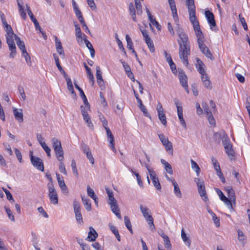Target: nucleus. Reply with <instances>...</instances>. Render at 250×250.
I'll return each mask as SVG.
<instances>
[{"label":"nucleus","instance_id":"37998d69","mask_svg":"<svg viewBox=\"0 0 250 250\" xmlns=\"http://www.w3.org/2000/svg\"><path fill=\"white\" fill-rule=\"evenodd\" d=\"M139 107L140 108V109L143 112L144 115L146 116V117H148L149 119H151V116L150 115H149V114L148 113V112H147V110L146 109V106L142 104H140L139 105Z\"/></svg>","mask_w":250,"mask_h":250},{"label":"nucleus","instance_id":"a211bd4d","mask_svg":"<svg viewBox=\"0 0 250 250\" xmlns=\"http://www.w3.org/2000/svg\"><path fill=\"white\" fill-rule=\"evenodd\" d=\"M8 45L9 50L11 53L9 55V57L11 58H14L16 54V47L14 41H9L7 42Z\"/></svg>","mask_w":250,"mask_h":250},{"label":"nucleus","instance_id":"c85d7f7f","mask_svg":"<svg viewBox=\"0 0 250 250\" xmlns=\"http://www.w3.org/2000/svg\"><path fill=\"white\" fill-rule=\"evenodd\" d=\"M15 41L17 44L21 51L26 50L25 44L23 42L21 41L20 37L17 36H15Z\"/></svg>","mask_w":250,"mask_h":250},{"label":"nucleus","instance_id":"680f3d73","mask_svg":"<svg viewBox=\"0 0 250 250\" xmlns=\"http://www.w3.org/2000/svg\"><path fill=\"white\" fill-rule=\"evenodd\" d=\"M239 20L244 28V29L245 30H248V26H247V23L245 21L244 18H243L241 16V14H240L239 15Z\"/></svg>","mask_w":250,"mask_h":250},{"label":"nucleus","instance_id":"a878e982","mask_svg":"<svg viewBox=\"0 0 250 250\" xmlns=\"http://www.w3.org/2000/svg\"><path fill=\"white\" fill-rule=\"evenodd\" d=\"M146 12L148 17L149 20L150 22L154 25L156 26V27L158 29L159 28V23L156 21L155 19L153 18V16L151 15L150 12L147 8H146Z\"/></svg>","mask_w":250,"mask_h":250},{"label":"nucleus","instance_id":"9b49d317","mask_svg":"<svg viewBox=\"0 0 250 250\" xmlns=\"http://www.w3.org/2000/svg\"><path fill=\"white\" fill-rule=\"evenodd\" d=\"M223 143L226 153L230 159H232L234 152L232 149V146L229 140V139L225 140V142H223Z\"/></svg>","mask_w":250,"mask_h":250},{"label":"nucleus","instance_id":"4d7b16f0","mask_svg":"<svg viewBox=\"0 0 250 250\" xmlns=\"http://www.w3.org/2000/svg\"><path fill=\"white\" fill-rule=\"evenodd\" d=\"M145 42L149 47L150 51L151 52H154L155 51V47L152 40L150 39L149 40H147Z\"/></svg>","mask_w":250,"mask_h":250},{"label":"nucleus","instance_id":"6ab92c4d","mask_svg":"<svg viewBox=\"0 0 250 250\" xmlns=\"http://www.w3.org/2000/svg\"><path fill=\"white\" fill-rule=\"evenodd\" d=\"M178 76L180 83L182 85V86H187L188 77L187 75L185 74V73L183 71H179Z\"/></svg>","mask_w":250,"mask_h":250},{"label":"nucleus","instance_id":"5fc2aeb1","mask_svg":"<svg viewBox=\"0 0 250 250\" xmlns=\"http://www.w3.org/2000/svg\"><path fill=\"white\" fill-rule=\"evenodd\" d=\"M222 201L225 203L230 210H233L232 207V203H233V202H232V201H231L229 199L226 197V199L222 200Z\"/></svg>","mask_w":250,"mask_h":250},{"label":"nucleus","instance_id":"e2e57ef3","mask_svg":"<svg viewBox=\"0 0 250 250\" xmlns=\"http://www.w3.org/2000/svg\"><path fill=\"white\" fill-rule=\"evenodd\" d=\"M96 78H97V81H102V80H103V78H102V72L100 70V68L99 66H97L96 67Z\"/></svg>","mask_w":250,"mask_h":250},{"label":"nucleus","instance_id":"72a5a7b5","mask_svg":"<svg viewBox=\"0 0 250 250\" xmlns=\"http://www.w3.org/2000/svg\"><path fill=\"white\" fill-rule=\"evenodd\" d=\"M82 200L83 202V205L87 211H90L91 209V203L89 202V199L85 198L82 196Z\"/></svg>","mask_w":250,"mask_h":250},{"label":"nucleus","instance_id":"cd10ccee","mask_svg":"<svg viewBox=\"0 0 250 250\" xmlns=\"http://www.w3.org/2000/svg\"><path fill=\"white\" fill-rule=\"evenodd\" d=\"M181 237L185 244L188 247H189L191 244V240L187 236L183 229L181 230Z\"/></svg>","mask_w":250,"mask_h":250},{"label":"nucleus","instance_id":"412c9836","mask_svg":"<svg viewBox=\"0 0 250 250\" xmlns=\"http://www.w3.org/2000/svg\"><path fill=\"white\" fill-rule=\"evenodd\" d=\"M90 231L87 237V240L90 241H94L98 237V234L95 230L91 227L89 228Z\"/></svg>","mask_w":250,"mask_h":250},{"label":"nucleus","instance_id":"58836bf2","mask_svg":"<svg viewBox=\"0 0 250 250\" xmlns=\"http://www.w3.org/2000/svg\"><path fill=\"white\" fill-rule=\"evenodd\" d=\"M140 208L145 218L151 215L149 213V209L146 207H144L142 205H141L140 206Z\"/></svg>","mask_w":250,"mask_h":250},{"label":"nucleus","instance_id":"473e14b6","mask_svg":"<svg viewBox=\"0 0 250 250\" xmlns=\"http://www.w3.org/2000/svg\"><path fill=\"white\" fill-rule=\"evenodd\" d=\"M161 236L164 239L165 248L167 249H170L171 245L168 237L165 235L164 233H163V234L161 235Z\"/></svg>","mask_w":250,"mask_h":250},{"label":"nucleus","instance_id":"de8ad7c7","mask_svg":"<svg viewBox=\"0 0 250 250\" xmlns=\"http://www.w3.org/2000/svg\"><path fill=\"white\" fill-rule=\"evenodd\" d=\"M2 190L5 192L7 200H9V201H12L13 202H14V199L12 194H11L10 192L4 188H2Z\"/></svg>","mask_w":250,"mask_h":250},{"label":"nucleus","instance_id":"a18cd8bd","mask_svg":"<svg viewBox=\"0 0 250 250\" xmlns=\"http://www.w3.org/2000/svg\"><path fill=\"white\" fill-rule=\"evenodd\" d=\"M73 205L75 213L81 212V205L79 202L74 200Z\"/></svg>","mask_w":250,"mask_h":250},{"label":"nucleus","instance_id":"49530a36","mask_svg":"<svg viewBox=\"0 0 250 250\" xmlns=\"http://www.w3.org/2000/svg\"><path fill=\"white\" fill-rule=\"evenodd\" d=\"M107 140L109 143V146L112 149V150L114 152H116V149L115 148V141L114 137H112L110 138H108Z\"/></svg>","mask_w":250,"mask_h":250},{"label":"nucleus","instance_id":"9d476101","mask_svg":"<svg viewBox=\"0 0 250 250\" xmlns=\"http://www.w3.org/2000/svg\"><path fill=\"white\" fill-rule=\"evenodd\" d=\"M195 35L197 38L198 44L203 43L204 35L200 29L199 23L192 25Z\"/></svg>","mask_w":250,"mask_h":250},{"label":"nucleus","instance_id":"6e6552de","mask_svg":"<svg viewBox=\"0 0 250 250\" xmlns=\"http://www.w3.org/2000/svg\"><path fill=\"white\" fill-rule=\"evenodd\" d=\"M48 189V197L51 204L56 205L58 203V195L54 187H47Z\"/></svg>","mask_w":250,"mask_h":250},{"label":"nucleus","instance_id":"e433bc0d","mask_svg":"<svg viewBox=\"0 0 250 250\" xmlns=\"http://www.w3.org/2000/svg\"><path fill=\"white\" fill-rule=\"evenodd\" d=\"M115 38L117 41V42L118 43V46L119 48L121 49V50L124 53V54L126 55V53L125 50V49L124 48L123 46V44L122 43V42L120 41V40L119 39L118 35L117 33H115Z\"/></svg>","mask_w":250,"mask_h":250},{"label":"nucleus","instance_id":"4be33fe9","mask_svg":"<svg viewBox=\"0 0 250 250\" xmlns=\"http://www.w3.org/2000/svg\"><path fill=\"white\" fill-rule=\"evenodd\" d=\"M74 25L75 28V32H76V37L78 42L79 41V40L81 41L82 39H83V36L82 35V33L79 24H77V22H74Z\"/></svg>","mask_w":250,"mask_h":250},{"label":"nucleus","instance_id":"39448f33","mask_svg":"<svg viewBox=\"0 0 250 250\" xmlns=\"http://www.w3.org/2000/svg\"><path fill=\"white\" fill-rule=\"evenodd\" d=\"M179 39L177 40L179 47L183 46H190L188 37L187 34L182 29H179L177 31Z\"/></svg>","mask_w":250,"mask_h":250},{"label":"nucleus","instance_id":"4c0bfd02","mask_svg":"<svg viewBox=\"0 0 250 250\" xmlns=\"http://www.w3.org/2000/svg\"><path fill=\"white\" fill-rule=\"evenodd\" d=\"M145 219L148 223L150 229L152 230H154L155 229V227L153 223V218L151 215L147 216L146 218H145Z\"/></svg>","mask_w":250,"mask_h":250},{"label":"nucleus","instance_id":"ddd939ff","mask_svg":"<svg viewBox=\"0 0 250 250\" xmlns=\"http://www.w3.org/2000/svg\"><path fill=\"white\" fill-rule=\"evenodd\" d=\"M196 63L195 66L198 72L201 75L206 73L205 71L206 66L204 62L198 58H196Z\"/></svg>","mask_w":250,"mask_h":250},{"label":"nucleus","instance_id":"0eeeda50","mask_svg":"<svg viewBox=\"0 0 250 250\" xmlns=\"http://www.w3.org/2000/svg\"><path fill=\"white\" fill-rule=\"evenodd\" d=\"M174 103L177 109L178 116L181 125L185 128H187V125L183 115V107L180 102L177 100H174Z\"/></svg>","mask_w":250,"mask_h":250},{"label":"nucleus","instance_id":"603ef678","mask_svg":"<svg viewBox=\"0 0 250 250\" xmlns=\"http://www.w3.org/2000/svg\"><path fill=\"white\" fill-rule=\"evenodd\" d=\"M227 195L229 197L228 199H229L231 201H232L233 202V204H235V191L233 189H231L230 191H229L228 194Z\"/></svg>","mask_w":250,"mask_h":250},{"label":"nucleus","instance_id":"69168bd1","mask_svg":"<svg viewBox=\"0 0 250 250\" xmlns=\"http://www.w3.org/2000/svg\"><path fill=\"white\" fill-rule=\"evenodd\" d=\"M75 217L78 223L82 224L83 223V217L81 212L75 213Z\"/></svg>","mask_w":250,"mask_h":250},{"label":"nucleus","instance_id":"423d86ee","mask_svg":"<svg viewBox=\"0 0 250 250\" xmlns=\"http://www.w3.org/2000/svg\"><path fill=\"white\" fill-rule=\"evenodd\" d=\"M30 161L33 166L41 171H44V166L42 161L38 157L33 155L32 151H30Z\"/></svg>","mask_w":250,"mask_h":250},{"label":"nucleus","instance_id":"3c124183","mask_svg":"<svg viewBox=\"0 0 250 250\" xmlns=\"http://www.w3.org/2000/svg\"><path fill=\"white\" fill-rule=\"evenodd\" d=\"M83 119L85 121V122L86 123L87 126L90 128H93V125L92 123L91 122L90 117L89 116L88 114L85 115V116H83Z\"/></svg>","mask_w":250,"mask_h":250},{"label":"nucleus","instance_id":"864d4df0","mask_svg":"<svg viewBox=\"0 0 250 250\" xmlns=\"http://www.w3.org/2000/svg\"><path fill=\"white\" fill-rule=\"evenodd\" d=\"M60 162L59 169L60 171L64 175H67V171L65 167V166L63 163V161H59Z\"/></svg>","mask_w":250,"mask_h":250},{"label":"nucleus","instance_id":"dca6fc26","mask_svg":"<svg viewBox=\"0 0 250 250\" xmlns=\"http://www.w3.org/2000/svg\"><path fill=\"white\" fill-rule=\"evenodd\" d=\"M201 80L204 86L208 89H211L212 88V84L208 74L205 73L203 75H201Z\"/></svg>","mask_w":250,"mask_h":250},{"label":"nucleus","instance_id":"0e129e2a","mask_svg":"<svg viewBox=\"0 0 250 250\" xmlns=\"http://www.w3.org/2000/svg\"><path fill=\"white\" fill-rule=\"evenodd\" d=\"M120 62H121L124 68V70L125 72L126 73L129 72L130 71H131V68L130 66L127 64L126 62H125V61H123L122 60H120Z\"/></svg>","mask_w":250,"mask_h":250},{"label":"nucleus","instance_id":"052dcab7","mask_svg":"<svg viewBox=\"0 0 250 250\" xmlns=\"http://www.w3.org/2000/svg\"><path fill=\"white\" fill-rule=\"evenodd\" d=\"M5 209L6 212L7 213V214L8 217L9 218V219H10L11 221L14 222L15 221L14 216L12 214V212L11 211L10 209L7 207H5Z\"/></svg>","mask_w":250,"mask_h":250},{"label":"nucleus","instance_id":"393cba45","mask_svg":"<svg viewBox=\"0 0 250 250\" xmlns=\"http://www.w3.org/2000/svg\"><path fill=\"white\" fill-rule=\"evenodd\" d=\"M108 227L110 229V230L112 232V233L115 235V236L117 238L118 241H121V237L120 234L119 233L118 230L116 228V227L113 226L111 223H109L108 224Z\"/></svg>","mask_w":250,"mask_h":250},{"label":"nucleus","instance_id":"f704fd0d","mask_svg":"<svg viewBox=\"0 0 250 250\" xmlns=\"http://www.w3.org/2000/svg\"><path fill=\"white\" fill-rule=\"evenodd\" d=\"M238 235V240L241 242L244 245L246 243V237L244 235L243 232L238 229L237 230Z\"/></svg>","mask_w":250,"mask_h":250},{"label":"nucleus","instance_id":"774afa93","mask_svg":"<svg viewBox=\"0 0 250 250\" xmlns=\"http://www.w3.org/2000/svg\"><path fill=\"white\" fill-rule=\"evenodd\" d=\"M87 194L89 197H90L91 198H95V196L96 195L95 194L94 190L89 186L87 187Z\"/></svg>","mask_w":250,"mask_h":250},{"label":"nucleus","instance_id":"b1692460","mask_svg":"<svg viewBox=\"0 0 250 250\" xmlns=\"http://www.w3.org/2000/svg\"><path fill=\"white\" fill-rule=\"evenodd\" d=\"M172 185L174 186V193L175 196L178 198H181L182 194L178 184L175 181H173Z\"/></svg>","mask_w":250,"mask_h":250},{"label":"nucleus","instance_id":"f8f14e48","mask_svg":"<svg viewBox=\"0 0 250 250\" xmlns=\"http://www.w3.org/2000/svg\"><path fill=\"white\" fill-rule=\"evenodd\" d=\"M198 45L200 51L204 55L206 56V57L210 59L211 60H213L214 59V57H213L212 54L210 52L209 49L204 43L198 44Z\"/></svg>","mask_w":250,"mask_h":250},{"label":"nucleus","instance_id":"6e6d98bb","mask_svg":"<svg viewBox=\"0 0 250 250\" xmlns=\"http://www.w3.org/2000/svg\"><path fill=\"white\" fill-rule=\"evenodd\" d=\"M71 166L73 173L76 177H78V176H79V173H78V170H77V169L76 162H75V161L74 160H73L72 161V162H71Z\"/></svg>","mask_w":250,"mask_h":250},{"label":"nucleus","instance_id":"20e7f679","mask_svg":"<svg viewBox=\"0 0 250 250\" xmlns=\"http://www.w3.org/2000/svg\"><path fill=\"white\" fill-rule=\"evenodd\" d=\"M194 181L197 184L198 192L202 199L205 202H208V199L207 194L204 181L199 178H195Z\"/></svg>","mask_w":250,"mask_h":250},{"label":"nucleus","instance_id":"f3484780","mask_svg":"<svg viewBox=\"0 0 250 250\" xmlns=\"http://www.w3.org/2000/svg\"><path fill=\"white\" fill-rule=\"evenodd\" d=\"M13 113L16 120L19 123H22L23 122V113L21 109H18L14 107Z\"/></svg>","mask_w":250,"mask_h":250},{"label":"nucleus","instance_id":"13d9d810","mask_svg":"<svg viewBox=\"0 0 250 250\" xmlns=\"http://www.w3.org/2000/svg\"><path fill=\"white\" fill-rule=\"evenodd\" d=\"M125 39L127 42V47L129 49H132L133 48V42L131 41V38H130L128 35H126Z\"/></svg>","mask_w":250,"mask_h":250},{"label":"nucleus","instance_id":"f257e3e1","mask_svg":"<svg viewBox=\"0 0 250 250\" xmlns=\"http://www.w3.org/2000/svg\"><path fill=\"white\" fill-rule=\"evenodd\" d=\"M52 142L57 159L58 161H63L64 153L61 141L56 138H52Z\"/></svg>","mask_w":250,"mask_h":250},{"label":"nucleus","instance_id":"f03ea898","mask_svg":"<svg viewBox=\"0 0 250 250\" xmlns=\"http://www.w3.org/2000/svg\"><path fill=\"white\" fill-rule=\"evenodd\" d=\"M190 46H183L179 47V56L183 63L188 66V57L190 54Z\"/></svg>","mask_w":250,"mask_h":250},{"label":"nucleus","instance_id":"a19ab883","mask_svg":"<svg viewBox=\"0 0 250 250\" xmlns=\"http://www.w3.org/2000/svg\"><path fill=\"white\" fill-rule=\"evenodd\" d=\"M152 183L155 188L158 190L161 189V186L159 182V179L157 177H155L151 179Z\"/></svg>","mask_w":250,"mask_h":250},{"label":"nucleus","instance_id":"338daca9","mask_svg":"<svg viewBox=\"0 0 250 250\" xmlns=\"http://www.w3.org/2000/svg\"><path fill=\"white\" fill-rule=\"evenodd\" d=\"M186 2L188 10L195 8L194 0H186Z\"/></svg>","mask_w":250,"mask_h":250},{"label":"nucleus","instance_id":"ea45409f","mask_svg":"<svg viewBox=\"0 0 250 250\" xmlns=\"http://www.w3.org/2000/svg\"><path fill=\"white\" fill-rule=\"evenodd\" d=\"M22 52V56L25 58V61L27 63L31 65V61L30 56L28 53L27 52L26 50H24L21 51Z\"/></svg>","mask_w":250,"mask_h":250},{"label":"nucleus","instance_id":"c756f323","mask_svg":"<svg viewBox=\"0 0 250 250\" xmlns=\"http://www.w3.org/2000/svg\"><path fill=\"white\" fill-rule=\"evenodd\" d=\"M208 212L211 215L215 226L217 227L220 226L219 218L217 217L216 214L210 209H208Z\"/></svg>","mask_w":250,"mask_h":250},{"label":"nucleus","instance_id":"c03bdc74","mask_svg":"<svg viewBox=\"0 0 250 250\" xmlns=\"http://www.w3.org/2000/svg\"><path fill=\"white\" fill-rule=\"evenodd\" d=\"M145 167L148 170L149 175L150 176V178L152 179L153 178L156 177L155 172L154 171L153 169L150 167L147 164H145Z\"/></svg>","mask_w":250,"mask_h":250},{"label":"nucleus","instance_id":"1a4fd4ad","mask_svg":"<svg viewBox=\"0 0 250 250\" xmlns=\"http://www.w3.org/2000/svg\"><path fill=\"white\" fill-rule=\"evenodd\" d=\"M156 109L159 120L161 123L166 126L167 123V118L165 114L164 109L162 104L160 102H159L157 104Z\"/></svg>","mask_w":250,"mask_h":250},{"label":"nucleus","instance_id":"8fccbe9b","mask_svg":"<svg viewBox=\"0 0 250 250\" xmlns=\"http://www.w3.org/2000/svg\"><path fill=\"white\" fill-rule=\"evenodd\" d=\"M41 145L44 151L46 152L47 156L48 157H50L51 156V149L45 143H41Z\"/></svg>","mask_w":250,"mask_h":250},{"label":"nucleus","instance_id":"4468645a","mask_svg":"<svg viewBox=\"0 0 250 250\" xmlns=\"http://www.w3.org/2000/svg\"><path fill=\"white\" fill-rule=\"evenodd\" d=\"M205 14L210 26L211 29L213 30V27L216 26V22L213 13L209 11H205Z\"/></svg>","mask_w":250,"mask_h":250},{"label":"nucleus","instance_id":"79ce46f5","mask_svg":"<svg viewBox=\"0 0 250 250\" xmlns=\"http://www.w3.org/2000/svg\"><path fill=\"white\" fill-rule=\"evenodd\" d=\"M191 164L192 168L195 171L197 176H199L200 172V168L199 166L193 160H191Z\"/></svg>","mask_w":250,"mask_h":250},{"label":"nucleus","instance_id":"bf43d9fd","mask_svg":"<svg viewBox=\"0 0 250 250\" xmlns=\"http://www.w3.org/2000/svg\"><path fill=\"white\" fill-rule=\"evenodd\" d=\"M211 161H212V164L213 165V167H214V168L215 171L220 170V169H221L220 165H219L217 160L215 158L212 157Z\"/></svg>","mask_w":250,"mask_h":250},{"label":"nucleus","instance_id":"7ed1b4c3","mask_svg":"<svg viewBox=\"0 0 250 250\" xmlns=\"http://www.w3.org/2000/svg\"><path fill=\"white\" fill-rule=\"evenodd\" d=\"M159 138L165 147L166 151L170 155H173V148L172 143L169 141L168 138L163 133L158 134Z\"/></svg>","mask_w":250,"mask_h":250},{"label":"nucleus","instance_id":"2eb2a0df","mask_svg":"<svg viewBox=\"0 0 250 250\" xmlns=\"http://www.w3.org/2000/svg\"><path fill=\"white\" fill-rule=\"evenodd\" d=\"M189 20L192 25L199 23L196 16L195 8L188 10Z\"/></svg>","mask_w":250,"mask_h":250},{"label":"nucleus","instance_id":"09e8293b","mask_svg":"<svg viewBox=\"0 0 250 250\" xmlns=\"http://www.w3.org/2000/svg\"><path fill=\"white\" fill-rule=\"evenodd\" d=\"M15 36H16L14 32H8L6 34V42H9V41H14V38L15 39Z\"/></svg>","mask_w":250,"mask_h":250},{"label":"nucleus","instance_id":"7c9ffc66","mask_svg":"<svg viewBox=\"0 0 250 250\" xmlns=\"http://www.w3.org/2000/svg\"><path fill=\"white\" fill-rule=\"evenodd\" d=\"M67 81V89L72 94L74 95V96H76V94L74 90L73 86L71 80L69 78L66 79Z\"/></svg>","mask_w":250,"mask_h":250},{"label":"nucleus","instance_id":"2f4dec72","mask_svg":"<svg viewBox=\"0 0 250 250\" xmlns=\"http://www.w3.org/2000/svg\"><path fill=\"white\" fill-rule=\"evenodd\" d=\"M17 2H18V6L19 9L20 14L21 16V18L24 20H25L27 18V16H26L25 12L24 11V8L23 7V6L21 5L19 0H17Z\"/></svg>","mask_w":250,"mask_h":250},{"label":"nucleus","instance_id":"c9c22d12","mask_svg":"<svg viewBox=\"0 0 250 250\" xmlns=\"http://www.w3.org/2000/svg\"><path fill=\"white\" fill-rule=\"evenodd\" d=\"M124 221H125V227L128 229V230L130 231V232L131 234H132L133 230L132 229V226H131V224L130 221V219H129V217L127 216H124Z\"/></svg>","mask_w":250,"mask_h":250},{"label":"nucleus","instance_id":"bb28decb","mask_svg":"<svg viewBox=\"0 0 250 250\" xmlns=\"http://www.w3.org/2000/svg\"><path fill=\"white\" fill-rule=\"evenodd\" d=\"M161 162L165 166L166 171L170 174H172L173 170L171 166L164 159H161Z\"/></svg>","mask_w":250,"mask_h":250},{"label":"nucleus","instance_id":"aec40b11","mask_svg":"<svg viewBox=\"0 0 250 250\" xmlns=\"http://www.w3.org/2000/svg\"><path fill=\"white\" fill-rule=\"evenodd\" d=\"M168 1L172 13L173 18L174 20H176L178 18V14L177 13L175 1L174 0H168Z\"/></svg>","mask_w":250,"mask_h":250},{"label":"nucleus","instance_id":"5701e85b","mask_svg":"<svg viewBox=\"0 0 250 250\" xmlns=\"http://www.w3.org/2000/svg\"><path fill=\"white\" fill-rule=\"evenodd\" d=\"M110 206L112 211L119 219H122V216L120 212V209L117 205V203L110 205Z\"/></svg>","mask_w":250,"mask_h":250}]
</instances>
